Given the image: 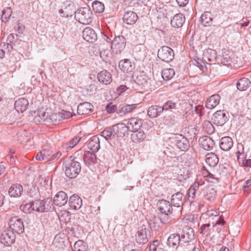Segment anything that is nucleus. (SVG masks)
<instances>
[{"label": "nucleus", "mask_w": 251, "mask_h": 251, "mask_svg": "<svg viewBox=\"0 0 251 251\" xmlns=\"http://www.w3.org/2000/svg\"><path fill=\"white\" fill-rule=\"evenodd\" d=\"M83 160L86 165L94 164L97 162V157L93 151H85L83 154Z\"/></svg>", "instance_id": "32"}, {"label": "nucleus", "mask_w": 251, "mask_h": 251, "mask_svg": "<svg viewBox=\"0 0 251 251\" xmlns=\"http://www.w3.org/2000/svg\"><path fill=\"white\" fill-rule=\"evenodd\" d=\"M224 223L225 221L223 218L221 217H218V220H217L216 223L213 224V230H216L217 232H219L220 230H219V229H220V228L219 227H217V226H220L221 227L224 225Z\"/></svg>", "instance_id": "53"}, {"label": "nucleus", "mask_w": 251, "mask_h": 251, "mask_svg": "<svg viewBox=\"0 0 251 251\" xmlns=\"http://www.w3.org/2000/svg\"><path fill=\"white\" fill-rule=\"evenodd\" d=\"M210 226V224L203 225L200 228L201 233L202 234L206 233L208 231Z\"/></svg>", "instance_id": "61"}, {"label": "nucleus", "mask_w": 251, "mask_h": 251, "mask_svg": "<svg viewBox=\"0 0 251 251\" xmlns=\"http://www.w3.org/2000/svg\"><path fill=\"white\" fill-rule=\"evenodd\" d=\"M128 130L126 125L120 123L104 129L101 132V136L108 141L115 139L116 137L124 136L126 132Z\"/></svg>", "instance_id": "1"}, {"label": "nucleus", "mask_w": 251, "mask_h": 251, "mask_svg": "<svg viewBox=\"0 0 251 251\" xmlns=\"http://www.w3.org/2000/svg\"><path fill=\"white\" fill-rule=\"evenodd\" d=\"M80 137H75L73 138L69 143V147L71 149L74 147L80 140Z\"/></svg>", "instance_id": "58"}, {"label": "nucleus", "mask_w": 251, "mask_h": 251, "mask_svg": "<svg viewBox=\"0 0 251 251\" xmlns=\"http://www.w3.org/2000/svg\"><path fill=\"white\" fill-rule=\"evenodd\" d=\"M243 190L245 192L249 193L251 190V180H247L243 186Z\"/></svg>", "instance_id": "60"}, {"label": "nucleus", "mask_w": 251, "mask_h": 251, "mask_svg": "<svg viewBox=\"0 0 251 251\" xmlns=\"http://www.w3.org/2000/svg\"><path fill=\"white\" fill-rule=\"evenodd\" d=\"M180 242V235L178 234H172L168 238L167 244L174 249H177Z\"/></svg>", "instance_id": "21"}, {"label": "nucleus", "mask_w": 251, "mask_h": 251, "mask_svg": "<svg viewBox=\"0 0 251 251\" xmlns=\"http://www.w3.org/2000/svg\"><path fill=\"white\" fill-rule=\"evenodd\" d=\"M176 106V102L173 101L172 100H168L163 104V106H161L162 108V111L163 112V111H167L172 109H175Z\"/></svg>", "instance_id": "48"}, {"label": "nucleus", "mask_w": 251, "mask_h": 251, "mask_svg": "<svg viewBox=\"0 0 251 251\" xmlns=\"http://www.w3.org/2000/svg\"><path fill=\"white\" fill-rule=\"evenodd\" d=\"M202 183H201L199 181H196L194 183L193 185H192L190 187L192 188L193 190H194L196 192L199 189L200 186L202 185Z\"/></svg>", "instance_id": "64"}, {"label": "nucleus", "mask_w": 251, "mask_h": 251, "mask_svg": "<svg viewBox=\"0 0 251 251\" xmlns=\"http://www.w3.org/2000/svg\"><path fill=\"white\" fill-rule=\"evenodd\" d=\"M161 106L152 105L150 107L148 110V115L151 118H155L162 112Z\"/></svg>", "instance_id": "37"}, {"label": "nucleus", "mask_w": 251, "mask_h": 251, "mask_svg": "<svg viewBox=\"0 0 251 251\" xmlns=\"http://www.w3.org/2000/svg\"><path fill=\"white\" fill-rule=\"evenodd\" d=\"M51 198L45 200H37L32 202V209L37 212H43L53 209Z\"/></svg>", "instance_id": "4"}, {"label": "nucleus", "mask_w": 251, "mask_h": 251, "mask_svg": "<svg viewBox=\"0 0 251 251\" xmlns=\"http://www.w3.org/2000/svg\"><path fill=\"white\" fill-rule=\"evenodd\" d=\"M12 12L10 7H6L2 11L1 20L3 22H6L11 15Z\"/></svg>", "instance_id": "46"}, {"label": "nucleus", "mask_w": 251, "mask_h": 251, "mask_svg": "<svg viewBox=\"0 0 251 251\" xmlns=\"http://www.w3.org/2000/svg\"><path fill=\"white\" fill-rule=\"evenodd\" d=\"M157 56L162 61L169 62L174 58V52L170 47L163 46L158 50Z\"/></svg>", "instance_id": "6"}, {"label": "nucleus", "mask_w": 251, "mask_h": 251, "mask_svg": "<svg viewBox=\"0 0 251 251\" xmlns=\"http://www.w3.org/2000/svg\"><path fill=\"white\" fill-rule=\"evenodd\" d=\"M137 105V104H126L124 105L126 114L131 112L133 110L136 108Z\"/></svg>", "instance_id": "59"}, {"label": "nucleus", "mask_w": 251, "mask_h": 251, "mask_svg": "<svg viewBox=\"0 0 251 251\" xmlns=\"http://www.w3.org/2000/svg\"><path fill=\"white\" fill-rule=\"evenodd\" d=\"M99 81L105 85L109 84L112 81V76L111 74L106 70L101 71L98 75Z\"/></svg>", "instance_id": "25"}, {"label": "nucleus", "mask_w": 251, "mask_h": 251, "mask_svg": "<svg viewBox=\"0 0 251 251\" xmlns=\"http://www.w3.org/2000/svg\"><path fill=\"white\" fill-rule=\"evenodd\" d=\"M205 162L210 167H214L217 165L219 158L215 153H208L206 155Z\"/></svg>", "instance_id": "36"}, {"label": "nucleus", "mask_w": 251, "mask_h": 251, "mask_svg": "<svg viewBox=\"0 0 251 251\" xmlns=\"http://www.w3.org/2000/svg\"><path fill=\"white\" fill-rule=\"evenodd\" d=\"M199 142L201 147L205 150H211L214 146V141L207 136L200 137Z\"/></svg>", "instance_id": "19"}, {"label": "nucleus", "mask_w": 251, "mask_h": 251, "mask_svg": "<svg viewBox=\"0 0 251 251\" xmlns=\"http://www.w3.org/2000/svg\"><path fill=\"white\" fill-rule=\"evenodd\" d=\"M87 246L83 241L79 240L75 242L74 245V251H86Z\"/></svg>", "instance_id": "42"}, {"label": "nucleus", "mask_w": 251, "mask_h": 251, "mask_svg": "<svg viewBox=\"0 0 251 251\" xmlns=\"http://www.w3.org/2000/svg\"><path fill=\"white\" fill-rule=\"evenodd\" d=\"M18 34H10L7 37V40L10 43L16 41L17 40Z\"/></svg>", "instance_id": "63"}, {"label": "nucleus", "mask_w": 251, "mask_h": 251, "mask_svg": "<svg viewBox=\"0 0 251 251\" xmlns=\"http://www.w3.org/2000/svg\"><path fill=\"white\" fill-rule=\"evenodd\" d=\"M0 47L1 49H3L5 51V50L9 51L10 50H11L12 48V46L11 44L5 43H3L2 44L0 45Z\"/></svg>", "instance_id": "62"}, {"label": "nucleus", "mask_w": 251, "mask_h": 251, "mask_svg": "<svg viewBox=\"0 0 251 251\" xmlns=\"http://www.w3.org/2000/svg\"><path fill=\"white\" fill-rule=\"evenodd\" d=\"M202 25L205 26L209 25L212 21L211 14L210 12H205L202 14L201 17Z\"/></svg>", "instance_id": "40"}, {"label": "nucleus", "mask_w": 251, "mask_h": 251, "mask_svg": "<svg viewBox=\"0 0 251 251\" xmlns=\"http://www.w3.org/2000/svg\"><path fill=\"white\" fill-rule=\"evenodd\" d=\"M208 178L207 180L210 183H216L219 182L220 177L217 176H215V173H211L208 172L207 174L205 175Z\"/></svg>", "instance_id": "50"}, {"label": "nucleus", "mask_w": 251, "mask_h": 251, "mask_svg": "<svg viewBox=\"0 0 251 251\" xmlns=\"http://www.w3.org/2000/svg\"><path fill=\"white\" fill-rule=\"evenodd\" d=\"M233 142L232 139L229 136L222 137L219 143L220 148L224 151H228L232 147Z\"/></svg>", "instance_id": "22"}, {"label": "nucleus", "mask_w": 251, "mask_h": 251, "mask_svg": "<svg viewBox=\"0 0 251 251\" xmlns=\"http://www.w3.org/2000/svg\"><path fill=\"white\" fill-rule=\"evenodd\" d=\"M100 56L103 61L107 62L110 58V52L108 50H103L100 52Z\"/></svg>", "instance_id": "52"}, {"label": "nucleus", "mask_w": 251, "mask_h": 251, "mask_svg": "<svg viewBox=\"0 0 251 251\" xmlns=\"http://www.w3.org/2000/svg\"><path fill=\"white\" fill-rule=\"evenodd\" d=\"M92 7L94 11L101 13L104 10V5L102 2L96 0L92 3Z\"/></svg>", "instance_id": "43"}, {"label": "nucleus", "mask_w": 251, "mask_h": 251, "mask_svg": "<svg viewBox=\"0 0 251 251\" xmlns=\"http://www.w3.org/2000/svg\"><path fill=\"white\" fill-rule=\"evenodd\" d=\"M126 40L123 36H116L111 43V49L116 54H120L126 47Z\"/></svg>", "instance_id": "8"}, {"label": "nucleus", "mask_w": 251, "mask_h": 251, "mask_svg": "<svg viewBox=\"0 0 251 251\" xmlns=\"http://www.w3.org/2000/svg\"><path fill=\"white\" fill-rule=\"evenodd\" d=\"M182 107L184 108V109H182V113L187 114L190 110L193 109V107L192 104L189 103L184 102L182 103Z\"/></svg>", "instance_id": "55"}, {"label": "nucleus", "mask_w": 251, "mask_h": 251, "mask_svg": "<svg viewBox=\"0 0 251 251\" xmlns=\"http://www.w3.org/2000/svg\"><path fill=\"white\" fill-rule=\"evenodd\" d=\"M81 170L80 164L77 161H71L66 164L65 174L67 177L70 178L76 177Z\"/></svg>", "instance_id": "5"}, {"label": "nucleus", "mask_w": 251, "mask_h": 251, "mask_svg": "<svg viewBox=\"0 0 251 251\" xmlns=\"http://www.w3.org/2000/svg\"><path fill=\"white\" fill-rule=\"evenodd\" d=\"M134 82L136 84L142 86L144 89L147 90L150 87V82L147 77L143 75H138L134 79Z\"/></svg>", "instance_id": "35"}, {"label": "nucleus", "mask_w": 251, "mask_h": 251, "mask_svg": "<svg viewBox=\"0 0 251 251\" xmlns=\"http://www.w3.org/2000/svg\"><path fill=\"white\" fill-rule=\"evenodd\" d=\"M212 119L215 125L223 126L228 120V113L224 110H218L214 113Z\"/></svg>", "instance_id": "10"}, {"label": "nucleus", "mask_w": 251, "mask_h": 251, "mask_svg": "<svg viewBox=\"0 0 251 251\" xmlns=\"http://www.w3.org/2000/svg\"><path fill=\"white\" fill-rule=\"evenodd\" d=\"M61 120L59 113H53L49 115L48 123H52L53 124H57Z\"/></svg>", "instance_id": "45"}, {"label": "nucleus", "mask_w": 251, "mask_h": 251, "mask_svg": "<svg viewBox=\"0 0 251 251\" xmlns=\"http://www.w3.org/2000/svg\"><path fill=\"white\" fill-rule=\"evenodd\" d=\"M62 236L63 235L58 234L54 238L53 244L57 248H62L64 244L65 240Z\"/></svg>", "instance_id": "44"}, {"label": "nucleus", "mask_w": 251, "mask_h": 251, "mask_svg": "<svg viewBox=\"0 0 251 251\" xmlns=\"http://www.w3.org/2000/svg\"><path fill=\"white\" fill-rule=\"evenodd\" d=\"M29 103L28 100L25 98H20L15 102V107L18 111L23 112L26 110Z\"/></svg>", "instance_id": "29"}, {"label": "nucleus", "mask_w": 251, "mask_h": 251, "mask_svg": "<svg viewBox=\"0 0 251 251\" xmlns=\"http://www.w3.org/2000/svg\"><path fill=\"white\" fill-rule=\"evenodd\" d=\"M175 71L173 68H165L161 72V75L164 80H169L175 75Z\"/></svg>", "instance_id": "41"}, {"label": "nucleus", "mask_w": 251, "mask_h": 251, "mask_svg": "<svg viewBox=\"0 0 251 251\" xmlns=\"http://www.w3.org/2000/svg\"><path fill=\"white\" fill-rule=\"evenodd\" d=\"M117 106L116 104H113L112 103L108 104L106 106V111L108 113H114L117 110Z\"/></svg>", "instance_id": "57"}, {"label": "nucleus", "mask_w": 251, "mask_h": 251, "mask_svg": "<svg viewBox=\"0 0 251 251\" xmlns=\"http://www.w3.org/2000/svg\"><path fill=\"white\" fill-rule=\"evenodd\" d=\"M183 194L180 192L174 194L172 196L171 204L175 207L178 208L183 204L182 199Z\"/></svg>", "instance_id": "33"}, {"label": "nucleus", "mask_w": 251, "mask_h": 251, "mask_svg": "<svg viewBox=\"0 0 251 251\" xmlns=\"http://www.w3.org/2000/svg\"><path fill=\"white\" fill-rule=\"evenodd\" d=\"M203 194L209 201H213L217 197V191L212 185L206 186L203 190Z\"/></svg>", "instance_id": "14"}, {"label": "nucleus", "mask_w": 251, "mask_h": 251, "mask_svg": "<svg viewBox=\"0 0 251 251\" xmlns=\"http://www.w3.org/2000/svg\"><path fill=\"white\" fill-rule=\"evenodd\" d=\"M176 145L181 151H185L190 147L189 142L188 139L182 136L179 135L176 140Z\"/></svg>", "instance_id": "15"}, {"label": "nucleus", "mask_w": 251, "mask_h": 251, "mask_svg": "<svg viewBox=\"0 0 251 251\" xmlns=\"http://www.w3.org/2000/svg\"><path fill=\"white\" fill-rule=\"evenodd\" d=\"M214 173H215V176H217L219 177L222 176H225L227 174V168L223 165H220L218 166V168L214 171Z\"/></svg>", "instance_id": "47"}, {"label": "nucleus", "mask_w": 251, "mask_h": 251, "mask_svg": "<svg viewBox=\"0 0 251 251\" xmlns=\"http://www.w3.org/2000/svg\"><path fill=\"white\" fill-rule=\"evenodd\" d=\"M68 202L70 207L73 209H79L82 206V200L76 195L71 196Z\"/></svg>", "instance_id": "26"}, {"label": "nucleus", "mask_w": 251, "mask_h": 251, "mask_svg": "<svg viewBox=\"0 0 251 251\" xmlns=\"http://www.w3.org/2000/svg\"><path fill=\"white\" fill-rule=\"evenodd\" d=\"M220 99V96L218 94L212 95L207 100L205 103L206 107L209 109L215 107L219 103Z\"/></svg>", "instance_id": "27"}, {"label": "nucleus", "mask_w": 251, "mask_h": 251, "mask_svg": "<svg viewBox=\"0 0 251 251\" xmlns=\"http://www.w3.org/2000/svg\"><path fill=\"white\" fill-rule=\"evenodd\" d=\"M83 39L88 42H94L97 39V35L95 31L90 27L85 28L82 32Z\"/></svg>", "instance_id": "20"}, {"label": "nucleus", "mask_w": 251, "mask_h": 251, "mask_svg": "<svg viewBox=\"0 0 251 251\" xmlns=\"http://www.w3.org/2000/svg\"><path fill=\"white\" fill-rule=\"evenodd\" d=\"M203 56L205 60H207L210 62H213L216 59L217 52L215 50L208 49L204 51Z\"/></svg>", "instance_id": "39"}, {"label": "nucleus", "mask_w": 251, "mask_h": 251, "mask_svg": "<svg viewBox=\"0 0 251 251\" xmlns=\"http://www.w3.org/2000/svg\"><path fill=\"white\" fill-rule=\"evenodd\" d=\"M185 20V17L182 14H176L171 20V24L174 27H179L182 26Z\"/></svg>", "instance_id": "34"}, {"label": "nucleus", "mask_w": 251, "mask_h": 251, "mask_svg": "<svg viewBox=\"0 0 251 251\" xmlns=\"http://www.w3.org/2000/svg\"><path fill=\"white\" fill-rule=\"evenodd\" d=\"M52 151L49 149H44L38 152L36 155V159L39 161H48L51 159Z\"/></svg>", "instance_id": "23"}, {"label": "nucleus", "mask_w": 251, "mask_h": 251, "mask_svg": "<svg viewBox=\"0 0 251 251\" xmlns=\"http://www.w3.org/2000/svg\"><path fill=\"white\" fill-rule=\"evenodd\" d=\"M251 81L247 78H242L237 83L236 86L240 91H245L250 86Z\"/></svg>", "instance_id": "38"}, {"label": "nucleus", "mask_w": 251, "mask_h": 251, "mask_svg": "<svg viewBox=\"0 0 251 251\" xmlns=\"http://www.w3.org/2000/svg\"><path fill=\"white\" fill-rule=\"evenodd\" d=\"M21 210L24 211L25 213H30L32 211H34L32 209V203H25L24 202L20 206Z\"/></svg>", "instance_id": "49"}, {"label": "nucleus", "mask_w": 251, "mask_h": 251, "mask_svg": "<svg viewBox=\"0 0 251 251\" xmlns=\"http://www.w3.org/2000/svg\"><path fill=\"white\" fill-rule=\"evenodd\" d=\"M150 251H165L162 248V245L158 244L157 241L153 242L149 247Z\"/></svg>", "instance_id": "51"}, {"label": "nucleus", "mask_w": 251, "mask_h": 251, "mask_svg": "<svg viewBox=\"0 0 251 251\" xmlns=\"http://www.w3.org/2000/svg\"><path fill=\"white\" fill-rule=\"evenodd\" d=\"M119 67L123 72L126 73L132 72L134 68L130 61L127 59L121 60L119 63Z\"/></svg>", "instance_id": "28"}, {"label": "nucleus", "mask_w": 251, "mask_h": 251, "mask_svg": "<svg viewBox=\"0 0 251 251\" xmlns=\"http://www.w3.org/2000/svg\"><path fill=\"white\" fill-rule=\"evenodd\" d=\"M92 12L88 7L78 9L75 13V18L81 24L88 25L92 21Z\"/></svg>", "instance_id": "3"}, {"label": "nucleus", "mask_w": 251, "mask_h": 251, "mask_svg": "<svg viewBox=\"0 0 251 251\" xmlns=\"http://www.w3.org/2000/svg\"><path fill=\"white\" fill-rule=\"evenodd\" d=\"M137 14L131 11H126L123 16V21L125 23L129 25H134L138 20Z\"/></svg>", "instance_id": "16"}, {"label": "nucleus", "mask_w": 251, "mask_h": 251, "mask_svg": "<svg viewBox=\"0 0 251 251\" xmlns=\"http://www.w3.org/2000/svg\"><path fill=\"white\" fill-rule=\"evenodd\" d=\"M15 31L17 32V34H22L25 29V26L20 23H17L14 26Z\"/></svg>", "instance_id": "56"}, {"label": "nucleus", "mask_w": 251, "mask_h": 251, "mask_svg": "<svg viewBox=\"0 0 251 251\" xmlns=\"http://www.w3.org/2000/svg\"><path fill=\"white\" fill-rule=\"evenodd\" d=\"M181 239L185 243L189 242L194 239V229L188 226L184 227L182 229Z\"/></svg>", "instance_id": "18"}, {"label": "nucleus", "mask_w": 251, "mask_h": 251, "mask_svg": "<svg viewBox=\"0 0 251 251\" xmlns=\"http://www.w3.org/2000/svg\"><path fill=\"white\" fill-rule=\"evenodd\" d=\"M135 236L136 241L139 245L144 244L150 237V231L148 228L142 226L138 228Z\"/></svg>", "instance_id": "9"}, {"label": "nucleus", "mask_w": 251, "mask_h": 251, "mask_svg": "<svg viewBox=\"0 0 251 251\" xmlns=\"http://www.w3.org/2000/svg\"><path fill=\"white\" fill-rule=\"evenodd\" d=\"M141 119L138 118H131L128 120L126 126L131 132H137L142 126Z\"/></svg>", "instance_id": "12"}, {"label": "nucleus", "mask_w": 251, "mask_h": 251, "mask_svg": "<svg viewBox=\"0 0 251 251\" xmlns=\"http://www.w3.org/2000/svg\"><path fill=\"white\" fill-rule=\"evenodd\" d=\"M172 205L166 200H161L158 201L157 203L158 208L159 211L163 214V217L158 220L163 224H166L170 222V214L173 213L174 209Z\"/></svg>", "instance_id": "2"}, {"label": "nucleus", "mask_w": 251, "mask_h": 251, "mask_svg": "<svg viewBox=\"0 0 251 251\" xmlns=\"http://www.w3.org/2000/svg\"><path fill=\"white\" fill-rule=\"evenodd\" d=\"M16 236L11 230H5L1 235V243L6 246L9 247L15 242Z\"/></svg>", "instance_id": "11"}, {"label": "nucleus", "mask_w": 251, "mask_h": 251, "mask_svg": "<svg viewBox=\"0 0 251 251\" xmlns=\"http://www.w3.org/2000/svg\"><path fill=\"white\" fill-rule=\"evenodd\" d=\"M93 105L90 103L85 102L80 103L77 106V113L79 115H85L92 111Z\"/></svg>", "instance_id": "24"}, {"label": "nucleus", "mask_w": 251, "mask_h": 251, "mask_svg": "<svg viewBox=\"0 0 251 251\" xmlns=\"http://www.w3.org/2000/svg\"><path fill=\"white\" fill-rule=\"evenodd\" d=\"M87 146L88 149L93 152H97L100 148L99 138L97 136H93L88 142Z\"/></svg>", "instance_id": "30"}, {"label": "nucleus", "mask_w": 251, "mask_h": 251, "mask_svg": "<svg viewBox=\"0 0 251 251\" xmlns=\"http://www.w3.org/2000/svg\"><path fill=\"white\" fill-rule=\"evenodd\" d=\"M23 191L22 185L19 184L12 185L9 189L8 193L9 195L12 197H19L21 196Z\"/></svg>", "instance_id": "31"}, {"label": "nucleus", "mask_w": 251, "mask_h": 251, "mask_svg": "<svg viewBox=\"0 0 251 251\" xmlns=\"http://www.w3.org/2000/svg\"><path fill=\"white\" fill-rule=\"evenodd\" d=\"M9 226L12 231L18 234L24 232L25 228L23 220L18 217H13L9 221Z\"/></svg>", "instance_id": "7"}, {"label": "nucleus", "mask_w": 251, "mask_h": 251, "mask_svg": "<svg viewBox=\"0 0 251 251\" xmlns=\"http://www.w3.org/2000/svg\"><path fill=\"white\" fill-rule=\"evenodd\" d=\"M59 115L61 121L72 117V114L70 112L65 110H62L61 112H59Z\"/></svg>", "instance_id": "54"}, {"label": "nucleus", "mask_w": 251, "mask_h": 251, "mask_svg": "<svg viewBox=\"0 0 251 251\" xmlns=\"http://www.w3.org/2000/svg\"><path fill=\"white\" fill-rule=\"evenodd\" d=\"M50 110L44 109H40L37 111V115L34 118V122L38 124L39 123H48L50 113Z\"/></svg>", "instance_id": "13"}, {"label": "nucleus", "mask_w": 251, "mask_h": 251, "mask_svg": "<svg viewBox=\"0 0 251 251\" xmlns=\"http://www.w3.org/2000/svg\"><path fill=\"white\" fill-rule=\"evenodd\" d=\"M68 196L63 191L58 192L53 199V203L57 206H62L67 203Z\"/></svg>", "instance_id": "17"}]
</instances>
